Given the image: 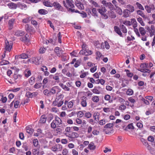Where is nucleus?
I'll return each instance as SVG.
<instances>
[{
    "label": "nucleus",
    "mask_w": 155,
    "mask_h": 155,
    "mask_svg": "<svg viewBox=\"0 0 155 155\" xmlns=\"http://www.w3.org/2000/svg\"><path fill=\"white\" fill-rule=\"evenodd\" d=\"M28 61H31L32 62L38 65L41 63L43 61V58L41 57H33L28 60Z\"/></svg>",
    "instance_id": "obj_1"
},
{
    "label": "nucleus",
    "mask_w": 155,
    "mask_h": 155,
    "mask_svg": "<svg viewBox=\"0 0 155 155\" xmlns=\"http://www.w3.org/2000/svg\"><path fill=\"white\" fill-rule=\"evenodd\" d=\"M146 29L147 30V32L149 33L150 37H152L154 35L155 28L153 25H151L150 27L147 26L146 27Z\"/></svg>",
    "instance_id": "obj_2"
},
{
    "label": "nucleus",
    "mask_w": 155,
    "mask_h": 155,
    "mask_svg": "<svg viewBox=\"0 0 155 155\" xmlns=\"http://www.w3.org/2000/svg\"><path fill=\"white\" fill-rule=\"evenodd\" d=\"M63 4L68 10L69 8H73L74 7V5L72 3V1L69 0H66V1H64L63 2Z\"/></svg>",
    "instance_id": "obj_3"
},
{
    "label": "nucleus",
    "mask_w": 155,
    "mask_h": 155,
    "mask_svg": "<svg viewBox=\"0 0 155 155\" xmlns=\"http://www.w3.org/2000/svg\"><path fill=\"white\" fill-rule=\"evenodd\" d=\"M101 3L105 7H107L110 9L109 11L112 10L114 8V5L110 2H108L105 0H102Z\"/></svg>",
    "instance_id": "obj_4"
},
{
    "label": "nucleus",
    "mask_w": 155,
    "mask_h": 155,
    "mask_svg": "<svg viewBox=\"0 0 155 155\" xmlns=\"http://www.w3.org/2000/svg\"><path fill=\"white\" fill-rule=\"evenodd\" d=\"M12 46V44L11 41H8L5 40V49L6 51L9 52L11 50Z\"/></svg>",
    "instance_id": "obj_5"
},
{
    "label": "nucleus",
    "mask_w": 155,
    "mask_h": 155,
    "mask_svg": "<svg viewBox=\"0 0 155 155\" xmlns=\"http://www.w3.org/2000/svg\"><path fill=\"white\" fill-rule=\"evenodd\" d=\"M84 45L82 46V50L80 51L79 52V54L85 55L91 54L92 53V51L88 49H84Z\"/></svg>",
    "instance_id": "obj_6"
},
{
    "label": "nucleus",
    "mask_w": 155,
    "mask_h": 155,
    "mask_svg": "<svg viewBox=\"0 0 155 155\" xmlns=\"http://www.w3.org/2000/svg\"><path fill=\"white\" fill-rule=\"evenodd\" d=\"M79 135L78 134L74 132H72L70 134H67L66 136L68 137L69 138H77L79 137Z\"/></svg>",
    "instance_id": "obj_7"
},
{
    "label": "nucleus",
    "mask_w": 155,
    "mask_h": 155,
    "mask_svg": "<svg viewBox=\"0 0 155 155\" xmlns=\"http://www.w3.org/2000/svg\"><path fill=\"white\" fill-rule=\"evenodd\" d=\"M97 11L101 15L106 12L107 11V10L105 6L101 5V6H100V8H98L97 9Z\"/></svg>",
    "instance_id": "obj_8"
},
{
    "label": "nucleus",
    "mask_w": 155,
    "mask_h": 155,
    "mask_svg": "<svg viewBox=\"0 0 155 155\" xmlns=\"http://www.w3.org/2000/svg\"><path fill=\"white\" fill-rule=\"evenodd\" d=\"M29 51H28L27 54L23 53L19 56V58L22 59H26L29 58L31 56V55L29 54Z\"/></svg>",
    "instance_id": "obj_9"
},
{
    "label": "nucleus",
    "mask_w": 155,
    "mask_h": 155,
    "mask_svg": "<svg viewBox=\"0 0 155 155\" xmlns=\"http://www.w3.org/2000/svg\"><path fill=\"white\" fill-rule=\"evenodd\" d=\"M101 90V88L99 87H95L92 90V92L94 94H99Z\"/></svg>",
    "instance_id": "obj_10"
},
{
    "label": "nucleus",
    "mask_w": 155,
    "mask_h": 155,
    "mask_svg": "<svg viewBox=\"0 0 155 155\" xmlns=\"http://www.w3.org/2000/svg\"><path fill=\"white\" fill-rule=\"evenodd\" d=\"M59 88V87L57 86H55L52 87L50 90V93H51L52 94H54L57 92V94H58V93L59 92V91H58V90Z\"/></svg>",
    "instance_id": "obj_11"
},
{
    "label": "nucleus",
    "mask_w": 155,
    "mask_h": 155,
    "mask_svg": "<svg viewBox=\"0 0 155 155\" xmlns=\"http://www.w3.org/2000/svg\"><path fill=\"white\" fill-rule=\"evenodd\" d=\"M87 98L84 96L83 97L81 100V104L82 106L83 107H86L87 105V102L86 101Z\"/></svg>",
    "instance_id": "obj_12"
},
{
    "label": "nucleus",
    "mask_w": 155,
    "mask_h": 155,
    "mask_svg": "<svg viewBox=\"0 0 155 155\" xmlns=\"http://www.w3.org/2000/svg\"><path fill=\"white\" fill-rule=\"evenodd\" d=\"M53 6H54L58 10L61 11L62 10V7L61 5L57 2H54L52 3Z\"/></svg>",
    "instance_id": "obj_13"
},
{
    "label": "nucleus",
    "mask_w": 155,
    "mask_h": 155,
    "mask_svg": "<svg viewBox=\"0 0 155 155\" xmlns=\"http://www.w3.org/2000/svg\"><path fill=\"white\" fill-rule=\"evenodd\" d=\"M14 34L17 36H20L24 35V32L21 30H17L14 32Z\"/></svg>",
    "instance_id": "obj_14"
},
{
    "label": "nucleus",
    "mask_w": 155,
    "mask_h": 155,
    "mask_svg": "<svg viewBox=\"0 0 155 155\" xmlns=\"http://www.w3.org/2000/svg\"><path fill=\"white\" fill-rule=\"evenodd\" d=\"M115 31L120 37H122V34L121 31V30L120 28L117 26H115L114 27Z\"/></svg>",
    "instance_id": "obj_15"
},
{
    "label": "nucleus",
    "mask_w": 155,
    "mask_h": 155,
    "mask_svg": "<svg viewBox=\"0 0 155 155\" xmlns=\"http://www.w3.org/2000/svg\"><path fill=\"white\" fill-rule=\"evenodd\" d=\"M76 5L77 7L80 9H84V6L83 4L79 1H77L75 2Z\"/></svg>",
    "instance_id": "obj_16"
},
{
    "label": "nucleus",
    "mask_w": 155,
    "mask_h": 155,
    "mask_svg": "<svg viewBox=\"0 0 155 155\" xmlns=\"http://www.w3.org/2000/svg\"><path fill=\"white\" fill-rule=\"evenodd\" d=\"M15 21V19L14 18H12L9 21L8 24L9 29L11 30L12 28Z\"/></svg>",
    "instance_id": "obj_17"
},
{
    "label": "nucleus",
    "mask_w": 155,
    "mask_h": 155,
    "mask_svg": "<svg viewBox=\"0 0 155 155\" xmlns=\"http://www.w3.org/2000/svg\"><path fill=\"white\" fill-rule=\"evenodd\" d=\"M54 120L57 125H59L62 124L61 120L59 117H56Z\"/></svg>",
    "instance_id": "obj_18"
},
{
    "label": "nucleus",
    "mask_w": 155,
    "mask_h": 155,
    "mask_svg": "<svg viewBox=\"0 0 155 155\" xmlns=\"http://www.w3.org/2000/svg\"><path fill=\"white\" fill-rule=\"evenodd\" d=\"M140 140L144 145L147 147L148 149V150H150L151 148L150 147V145H149L147 141L143 138L141 139Z\"/></svg>",
    "instance_id": "obj_19"
},
{
    "label": "nucleus",
    "mask_w": 155,
    "mask_h": 155,
    "mask_svg": "<svg viewBox=\"0 0 155 155\" xmlns=\"http://www.w3.org/2000/svg\"><path fill=\"white\" fill-rule=\"evenodd\" d=\"M46 121L45 116L44 115H42L39 120V123L41 124H44L46 122Z\"/></svg>",
    "instance_id": "obj_20"
},
{
    "label": "nucleus",
    "mask_w": 155,
    "mask_h": 155,
    "mask_svg": "<svg viewBox=\"0 0 155 155\" xmlns=\"http://www.w3.org/2000/svg\"><path fill=\"white\" fill-rule=\"evenodd\" d=\"M7 5L10 8L14 9H16L17 7L15 4L13 3H8Z\"/></svg>",
    "instance_id": "obj_21"
},
{
    "label": "nucleus",
    "mask_w": 155,
    "mask_h": 155,
    "mask_svg": "<svg viewBox=\"0 0 155 155\" xmlns=\"http://www.w3.org/2000/svg\"><path fill=\"white\" fill-rule=\"evenodd\" d=\"M64 103L63 101L62 100V99H61L60 101H58V102H56V103L55 104L54 103V101L53 102V104L54 105V106H57L58 107H59L61 106V105L63 104Z\"/></svg>",
    "instance_id": "obj_22"
},
{
    "label": "nucleus",
    "mask_w": 155,
    "mask_h": 155,
    "mask_svg": "<svg viewBox=\"0 0 155 155\" xmlns=\"http://www.w3.org/2000/svg\"><path fill=\"white\" fill-rule=\"evenodd\" d=\"M54 51L58 56L60 57L61 56V51L60 50V48L59 47L55 48L54 49Z\"/></svg>",
    "instance_id": "obj_23"
},
{
    "label": "nucleus",
    "mask_w": 155,
    "mask_h": 155,
    "mask_svg": "<svg viewBox=\"0 0 155 155\" xmlns=\"http://www.w3.org/2000/svg\"><path fill=\"white\" fill-rule=\"evenodd\" d=\"M121 30L123 33H126L127 32V29L124 25H120L119 26Z\"/></svg>",
    "instance_id": "obj_24"
},
{
    "label": "nucleus",
    "mask_w": 155,
    "mask_h": 155,
    "mask_svg": "<svg viewBox=\"0 0 155 155\" xmlns=\"http://www.w3.org/2000/svg\"><path fill=\"white\" fill-rule=\"evenodd\" d=\"M89 2L94 6L96 8H100V5L98 4L93 0H88Z\"/></svg>",
    "instance_id": "obj_25"
},
{
    "label": "nucleus",
    "mask_w": 155,
    "mask_h": 155,
    "mask_svg": "<svg viewBox=\"0 0 155 155\" xmlns=\"http://www.w3.org/2000/svg\"><path fill=\"white\" fill-rule=\"evenodd\" d=\"M108 14L111 18H115L116 17L115 13L112 10L108 11Z\"/></svg>",
    "instance_id": "obj_26"
},
{
    "label": "nucleus",
    "mask_w": 155,
    "mask_h": 155,
    "mask_svg": "<svg viewBox=\"0 0 155 155\" xmlns=\"http://www.w3.org/2000/svg\"><path fill=\"white\" fill-rule=\"evenodd\" d=\"M97 9L96 8H94L92 9V15L95 17H97L98 13L97 12Z\"/></svg>",
    "instance_id": "obj_27"
},
{
    "label": "nucleus",
    "mask_w": 155,
    "mask_h": 155,
    "mask_svg": "<svg viewBox=\"0 0 155 155\" xmlns=\"http://www.w3.org/2000/svg\"><path fill=\"white\" fill-rule=\"evenodd\" d=\"M43 3L44 5L47 7H51L53 6L52 3L48 1H44Z\"/></svg>",
    "instance_id": "obj_28"
},
{
    "label": "nucleus",
    "mask_w": 155,
    "mask_h": 155,
    "mask_svg": "<svg viewBox=\"0 0 155 155\" xmlns=\"http://www.w3.org/2000/svg\"><path fill=\"white\" fill-rule=\"evenodd\" d=\"M127 10L129 11V12H132L134 10V7L130 5H128L127 6Z\"/></svg>",
    "instance_id": "obj_29"
},
{
    "label": "nucleus",
    "mask_w": 155,
    "mask_h": 155,
    "mask_svg": "<svg viewBox=\"0 0 155 155\" xmlns=\"http://www.w3.org/2000/svg\"><path fill=\"white\" fill-rule=\"evenodd\" d=\"M59 85L65 91H68L70 90V88L63 84L60 83L59 84Z\"/></svg>",
    "instance_id": "obj_30"
},
{
    "label": "nucleus",
    "mask_w": 155,
    "mask_h": 155,
    "mask_svg": "<svg viewBox=\"0 0 155 155\" xmlns=\"http://www.w3.org/2000/svg\"><path fill=\"white\" fill-rule=\"evenodd\" d=\"M26 130L27 132L28 133L30 134H32L34 130L33 129L31 128L29 126L26 127Z\"/></svg>",
    "instance_id": "obj_31"
},
{
    "label": "nucleus",
    "mask_w": 155,
    "mask_h": 155,
    "mask_svg": "<svg viewBox=\"0 0 155 155\" xmlns=\"http://www.w3.org/2000/svg\"><path fill=\"white\" fill-rule=\"evenodd\" d=\"M32 18V17H30V16H27L26 18L23 19L22 20V22L25 23H28L30 21V19H31Z\"/></svg>",
    "instance_id": "obj_32"
},
{
    "label": "nucleus",
    "mask_w": 155,
    "mask_h": 155,
    "mask_svg": "<svg viewBox=\"0 0 155 155\" xmlns=\"http://www.w3.org/2000/svg\"><path fill=\"white\" fill-rule=\"evenodd\" d=\"M59 76L60 74L58 73H56L54 75V80L55 82H58L59 81Z\"/></svg>",
    "instance_id": "obj_33"
},
{
    "label": "nucleus",
    "mask_w": 155,
    "mask_h": 155,
    "mask_svg": "<svg viewBox=\"0 0 155 155\" xmlns=\"http://www.w3.org/2000/svg\"><path fill=\"white\" fill-rule=\"evenodd\" d=\"M38 12L41 15H45L47 14L48 12L45 9H40L38 10Z\"/></svg>",
    "instance_id": "obj_34"
},
{
    "label": "nucleus",
    "mask_w": 155,
    "mask_h": 155,
    "mask_svg": "<svg viewBox=\"0 0 155 155\" xmlns=\"http://www.w3.org/2000/svg\"><path fill=\"white\" fill-rule=\"evenodd\" d=\"M139 30L142 36L145 35L146 33V31L143 28L141 27L139 28Z\"/></svg>",
    "instance_id": "obj_35"
},
{
    "label": "nucleus",
    "mask_w": 155,
    "mask_h": 155,
    "mask_svg": "<svg viewBox=\"0 0 155 155\" xmlns=\"http://www.w3.org/2000/svg\"><path fill=\"white\" fill-rule=\"evenodd\" d=\"M88 147L90 150H94L96 148L94 143L92 142H91L90 144H89Z\"/></svg>",
    "instance_id": "obj_36"
},
{
    "label": "nucleus",
    "mask_w": 155,
    "mask_h": 155,
    "mask_svg": "<svg viewBox=\"0 0 155 155\" xmlns=\"http://www.w3.org/2000/svg\"><path fill=\"white\" fill-rule=\"evenodd\" d=\"M19 8L21 9H25L26 8V5L24 3H18L17 5Z\"/></svg>",
    "instance_id": "obj_37"
},
{
    "label": "nucleus",
    "mask_w": 155,
    "mask_h": 155,
    "mask_svg": "<svg viewBox=\"0 0 155 155\" xmlns=\"http://www.w3.org/2000/svg\"><path fill=\"white\" fill-rule=\"evenodd\" d=\"M137 14L140 15L143 18H146V15H145L143 12L141 10H138L137 11Z\"/></svg>",
    "instance_id": "obj_38"
},
{
    "label": "nucleus",
    "mask_w": 155,
    "mask_h": 155,
    "mask_svg": "<svg viewBox=\"0 0 155 155\" xmlns=\"http://www.w3.org/2000/svg\"><path fill=\"white\" fill-rule=\"evenodd\" d=\"M28 35H26L25 36L21 38L20 40L24 42H26L28 41Z\"/></svg>",
    "instance_id": "obj_39"
},
{
    "label": "nucleus",
    "mask_w": 155,
    "mask_h": 155,
    "mask_svg": "<svg viewBox=\"0 0 155 155\" xmlns=\"http://www.w3.org/2000/svg\"><path fill=\"white\" fill-rule=\"evenodd\" d=\"M86 111L85 110L83 111H78L77 113V116L79 117H82L84 115V112H85Z\"/></svg>",
    "instance_id": "obj_40"
},
{
    "label": "nucleus",
    "mask_w": 155,
    "mask_h": 155,
    "mask_svg": "<svg viewBox=\"0 0 155 155\" xmlns=\"http://www.w3.org/2000/svg\"><path fill=\"white\" fill-rule=\"evenodd\" d=\"M64 96L62 94H60L57 96L54 101L55 104L56 103V102H58V101H60V99L63 97Z\"/></svg>",
    "instance_id": "obj_41"
},
{
    "label": "nucleus",
    "mask_w": 155,
    "mask_h": 155,
    "mask_svg": "<svg viewBox=\"0 0 155 155\" xmlns=\"http://www.w3.org/2000/svg\"><path fill=\"white\" fill-rule=\"evenodd\" d=\"M129 11L127 9H126L124 10L123 12V16L125 18H127L129 15Z\"/></svg>",
    "instance_id": "obj_42"
},
{
    "label": "nucleus",
    "mask_w": 155,
    "mask_h": 155,
    "mask_svg": "<svg viewBox=\"0 0 155 155\" xmlns=\"http://www.w3.org/2000/svg\"><path fill=\"white\" fill-rule=\"evenodd\" d=\"M125 71L126 72L127 75L128 77L131 78L133 76V74L131 73L129 70L126 69Z\"/></svg>",
    "instance_id": "obj_43"
},
{
    "label": "nucleus",
    "mask_w": 155,
    "mask_h": 155,
    "mask_svg": "<svg viewBox=\"0 0 155 155\" xmlns=\"http://www.w3.org/2000/svg\"><path fill=\"white\" fill-rule=\"evenodd\" d=\"M71 130V128L70 127H67L65 129V132L64 133L65 135L66 136L67 134H70L71 133L70 132Z\"/></svg>",
    "instance_id": "obj_44"
},
{
    "label": "nucleus",
    "mask_w": 155,
    "mask_h": 155,
    "mask_svg": "<svg viewBox=\"0 0 155 155\" xmlns=\"http://www.w3.org/2000/svg\"><path fill=\"white\" fill-rule=\"evenodd\" d=\"M116 11L120 15H122V11L120 8L119 7H116Z\"/></svg>",
    "instance_id": "obj_45"
},
{
    "label": "nucleus",
    "mask_w": 155,
    "mask_h": 155,
    "mask_svg": "<svg viewBox=\"0 0 155 155\" xmlns=\"http://www.w3.org/2000/svg\"><path fill=\"white\" fill-rule=\"evenodd\" d=\"M92 100L94 102L97 103L99 101V99L98 96H95L93 97Z\"/></svg>",
    "instance_id": "obj_46"
},
{
    "label": "nucleus",
    "mask_w": 155,
    "mask_h": 155,
    "mask_svg": "<svg viewBox=\"0 0 155 155\" xmlns=\"http://www.w3.org/2000/svg\"><path fill=\"white\" fill-rule=\"evenodd\" d=\"M74 101L73 100H72L68 103L67 107L68 108H70L73 107L74 105Z\"/></svg>",
    "instance_id": "obj_47"
},
{
    "label": "nucleus",
    "mask_w": 155,
    "mask_h": 155,
    "mask_svg": "<svg viewBox=\"0 0 155 155\" xmlns=\"http://www.w3.org/2000/svg\"><path fill=\"white\" fill-rule=\"evenodd\" d=\"M136 5H137V6L139 8V9L142 10H144V8L140 3L137 2L136 3Z\"/></svg>",
    "instance_id": "obj_48"
},
{
    "label": "nucleus",
    "mask_w": 155,
    "mask_h": 155,
    "mask_svg": "<svg viewBox=\"0 0 155 155\" xmlns=\"http://www.w3.org/2000/svg\"><path fill=\"white\" fill-rule=\"evenodd\" d=\"M35 78L34 77H31L29 79V82L32 85L35 82Z\"/></svg>",
    "instance_id": "obj_49"
},
{
    "label": "nucleus",
    "mask_w": 155,
    "mask_h": 155,
    "mask_svg": "<svg viewBox=\"0 0 155 155\" xmlns=\"http://www.w3.org/2000/svg\"><path fill=\"white\" fill-rule=\"evenodd\" d=\"M50 91L47 89H45L43 91V93L44 94L48 96L50 95Z\"/></svg>",
    "instance_id": "obj_50"
},
{
    "label": "nucleus",
    "mask_w": 155,
    "mask_h": 155,
    "mask_svg": "<svg viewBox=\"0 0 155 155\" xmlns=\"http://www.w3.org/2000/svg\"><path fill=\"white\" fill-rule=\"evenodd\" d=\"M114 125L112 124L109 123L106 124L104 127V128H112Z\"/></svg>",
    "instance_id": "obj_51"
},
{
    "label": "nucleus",
    "mask_w": 155,
    "mask_h": 155,
    "mask_svg": "<svg viewBox=\"0 0 155 155\" xmlns=\"http://www.w3.org/2000/svg\"><path fill=\"white\" fill-rule=\"evenodd\" d=\"M137 21L140 23L142 26H144V23L141 18H137Z\"/></svg>",
    "instance_id": "obj_52"
},
{
    "label": "nucleus",
    "mask_w": 155,
    "mask_h": 155,
    "mask_svg": "<svg viewBox=\"0 0 155 155\" xmlns=\"http://www.w3.org/2000/svg\"><path fill=\"white\" fill-rule=\"evenodd\" d=\"M84 115L87 118H90L91 116V114L89 112H84Z\"/></svg>",
    "instance_id": "obj_53"
},
{
    "label": "nucleus",
    "mask_w": 155,
    "mask_h": 155,
    "mask_svg": "<svg viewBox=\"0 0 155 155\" xmlns=\"http://www.w3.org/2000/svg\"><path fill=\"white\" fill-rule=\"evenodd\" d=\"M134 32H135L136 34L137 35L138 37H140V35L139 32V30L137 28H134Z\"/></svg>",
    "instance_id": "obj_54"
},
{
    "label": "nucleus",
    "mask_w": 155,
    "mask_h": 155,
    "mask_svg": "<svg viewBox=\"0 0 155 155\" xmlns=\"http://www.w3.org/2000/svg\"><path fill=\"white\" fill-rule=\"evenodd\" d=\"M9 62L6 60H2L0 62V64L1 65H6L8 64Z\"/></svg>",
    "instance_id": "obj_55"
},
{
    "label": "nucleus",
    "mask_w": 155,
    "mask_h": 155,
    "mask_svg": "<svg viewBox=\"0 0 155 155\" xmlns=\"http://www.w3.org/2000/svg\"><path fill=\"white\" fill-rule=\"evenodd\" d=\"M68 12H70L72 13L76 12V13H79V11L77 10H75L74 9H72L71 8H69L68 9Z\"/></svg>",
    "instance_id": "obj_56"
},
{
    "label": "nucleus",
    "mask_w": 155,
    "mask_h": 155,
    "mask_svg": "<svg viewBox=\"0 0 155 155\" xmlns=\"http://www.w3.org/2000/svg\"><path fill=\"white\" fill-rule=\"evenodd\" d=\"M57 125L55 122L53 120L51 124V128L54 129L56 127Z\"/></svg>",
    "instance_id": "obj_57"
},
{
    "label": "nucleus",
    "mask_w": 155,
    "mask_h": 155,
    "mask_svg": "<svg viewBox=\"0 0 155 155\" xmlns=\"http://www.w3.org/2000/svg\"><path fill=\"white\" fill-rule=\"evenodd\" d=\"M53 115L52 114H49L47 117V120L49 122L53 119Z\"/></svg>",
    "instance_id": "obj_58"
},
{
    "label": "nucleus",
    "mask_w": 155,
    "mask_h": 155,
    "mask_svg": "<svg viewBox=\"0 0 155 155\" xmlns=\"http://www.w3.org/2000/svg\"><path fill=\"white\" fill-rule=\"evenodd\" d=\"M126 93L128 95H131L133 94V91L131 89H129L127 91Z\"/></svg>",
    "instance_id": "obj_59"
},
{
    "label": "nucleus",
    "mask_w": 155,
    "mask_h": 155,
    "mask_svg": "<svg viewBox=\"0 0 155 155\" xmlns=\"http://www.w3.org/2000/svg\"><path fill=\"white\" fill-rule=\"evenodd\" d=\"M123 24L126 25L130 26L131 25L130 21H129L126 20L123 21Z\"/></svg>",
    "instance_id": "obj_60"
},
{
    "label": "nucleus",
    "mask_w": 155,
    "mask_h": 155,
    "mask_svg": "<svg viewBox=\"0 0 155 155\" xmlns=\"http://www.w3.org/2000/svg\"><path fill=\"white\" fill-rule=\"evenodd\" d=\"M145 8L148 13H150L151 12V9L148 5H146L145 6Z\"/></svg>",
    "instance_id": "obj_61"
},
{
    "label": "nucleus",
    "mask_w": 155,
    "mask_h": 155,
    "mask_svg": "<svg viewBox=\"0 0 155 155\" xmlns=\"http://www.w3.org/2000/svg\"><path fill=\"white\" fill-rule=\"evenodd\" d=\"M33 143L35 147H37L38 144V140L37 139H35L33 140Z\"/></svg>",
    "instance_id": "obj_62"
},
{
    "label": "nucleus",
    "mask_w": 155,
    "mask_h": 155,
    "mask_svg": "<svg viewBox=\"0 0 155 155\" xmlns=\"http://www.w3.org/2000/svg\"><path fill=\"white\" fill-rule=\"evenodd\" d=\"M46 49L44 48H41L39 50V52L41 54H43L46 51Z\"/></svg>",
    "instance_id": "obj_63"
},
{
    "label": "nucleus",
    "mask_w": 155,
    "mask_h": 155,
    "mask_svg": "<svg viewBox=\"0 0 155 155\" xmlns=\"http://www.w3.org/2000/svg\"><path fill=\"white\" fill-rule=\"evenodd\" d=\"M68 150L66 149H63L62 151V153L63 155H68Z\"/></svg>",
    "instance_id": "obj_64"
}]
</instances>
